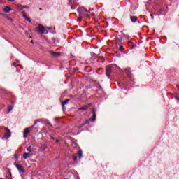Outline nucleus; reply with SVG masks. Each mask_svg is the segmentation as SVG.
<instances>
[{
    "mask_svg": "<svg viewBox=\"0 0 179 179\" xmlns=\"http://www.w3.org/2000/svg\"><path fill=\"white\" fill-rule=\"evenodd\" d=\"M0 129H3L5 131V138L6 139H9V138L12 136V133L10 132V130L8 127H0Z\"/></svg>",
    "mask_w": 179,
    "mask_h": 179,
    "instance_id": "obj_1",
    "label": "nucleus"
},
{
    "mask_svg": "<svg viewBox=\"0 0 179 179\" xmlns=\"http://www.w3.org/2000/svg\"><path fill=\"white\" fill-rule=\"evenodd\" d=\"M113 65L107 66L106 68V75L108 78H110V75L113 72Z\"/></svg>",
    "mask_w": 179,
    "mask_h": 179,
    "instance_id": "obj_2",
    "label": "nucleus"
},
{
    "mask_svg": "<svg viewBox=\"0 0 179 179\" xmlns=\"http://www.w3.org/2000/svg\"><path fill=\"white\" fill-rule=\"evenodd\" d=\"M37 30L38 34H44V33L45 32V28L41 24H39L38 25Z\"/></svg>",
    "mask_w": 179,
    "mask_h": 179,
    "instance_id": "obj_3",
    "label": "nucleus"
},
{
    "mask_svg": "<svg viewBox=\"0 0 179 179\" xmlns=\"http://www.w3.org/2000/svg\"><path fill=\"white\" fill-rule=\"evenodd\" d=\"M14 166L16 167V169H17L19 173H24V171H26L23 165H20L19 164H14Z\"/></svg>",
    "mask_w": 179,
    "mask_h": 179,
    "instance_id": "obj_4",
    "label": "nucleus"
},
{
    "mask_svg": "<svg viewBox=\"0 0 179 179\" xmlns=\"http://www.w3.org/2000/svg\"><path fill=\"white\" fill-rule=\"evenodd\" d=\"M78 12L80 15H87V11L86 8H85L84 7L78 8Z\"/></svg>",
    "mask_w": 179,
    "mask_h": 179,
    "instance_id": "obj_5",
    "label": "nucleus"
},
{
    "mask_svg": "<svg viewBox=\"0 0 179 179\" xmlns=\"http://www.w3.org/2000/svg\"><path fill=\"white\" fill-rule=\"evenodd\" d=\"M92 106V103H89L87 105H85L84 106L79 108L78 111H80V110H83L84 111H87L89 108Z\"/></svg>",
    "mask_w": 179,
    "mask_h": 179,
    "instance_id": "obj_6",
    "label": "nucleus"
},
{
    "mask_svg": "<svg viewBox=\"0 0 179 179\" xmlns=\"http://www.w3.org/2000/svg\"><path fill=\"white\" fill-rule=\"evenodd\" d=\"M29 134H30V130L29 129V128H26L23 132L24 138H27Z\"/></svg>",
    "mask_w": 179,
    "mask_h": 179,
    "instance_id": "obj_7",
    "label": "nucleus"
},
{
    "mask_svg": "<svg viewBox=\"0 0 179 179\" xmlns=\"http://www.w3.org/2000/svg\"><path fill=\"white\" fill-rule=\"evenodd\" d=\"M50 54L52 57L57 58V57H59L61 55V52H55L54 51H50Z\"/></svg>",
    "mask_w": 179,
    "mask_h": 179,
    "instance_id": "obj_8",
    "label": "nucleus"
},
{
    "mask_svg": "<svg viewBox=\"0 0 179 179\" xmlns=\"http://www.w3.org/2000/svg\"><path fill=\"white\" fill-rule=\"evenodd\" d=\"M124 72L128 74L129 78H132V74H131V68H127Z\"/></svg>",
    "mask_w": 179,
    "mask_h": 179,
    "instance_id": "obj_9",
    "label": "nucleus"
},
{
    "mask_svg": "<svg viewBox=\"0 0 179 179\" xmlns=\"http://www.w3.org/2000/svg\"><path fill=\"white\" fill-rule=\"evenodd\" d=\"M130 19L133 23H136V22H138V17L136 16H131Z\"/></svg>",
    "mask_w": 179,
    "mask_h": 179,
    "instance_id": "obj_10",
    "label": "nucleus"
},
{
    "mask_svg": "<svg viewBox=\"0 0 179 179\" xmlns=\"http://www.w3.org/2000/svg\"><path fill=\"white\" fill-rule=\"evenodd\" d=\"M3 10L6 13H9V12H10L12 10V8L9 6H6L4 8H3Z\"/></svg>",
    "mask_w": 179,
    "mask_h": 179,
    "instance_id": "obj_11",
    "label": "nucleus"
},
{
    "mask_svg": "<svg viewBox=\"0 0 179 179\" xmlns=\"http://www.w3.org/2000/svg\"><path fill=\"white\" fill-rule=\"evenodd\" d=\"M69 101H71V99H69L64 100V101H63L62 103V107L64 108V106H66V104H68V103H69Z\"/></svg>",
    "mask_w": 179,
    "mask_h": 179,
    "instance_id": "obj_12",
    "label": "nucleus"
},
{
    "mask_svg": "<svg viewBox=\"0 0 179 179\" xmlns=\"http://www.w3.org/2000/svg\"><path fill=\"white\" fill-rule=\"evenodd\" d=\"M30 156H31V155L30 153H27L24 152L23 155V157L24 159L26 160L27 159H29V157H30Z\"/></svg>",
    "mask_w": 179,
    "mask_h": 179,
    "instance_id": "obj_13",
    "label": "nucleus"
},
{
    "mask_svg": "<svg viewBox=\"0 0 179 179\" xmlns=\"http://www.w3.org/2000/svg\"><path fill=\"white\" fill-rule=\"evenodd\" d=\"M92 113H93V121H96V118L97 117V115H96V110H94V109L92 110Z\"/></svg>",
    "mask_w": 179,
    "mask_h": 179,
    "instance_id": "obj_14",
    "label": "nucleus"
},
{
    "mask_svg": "<svg viewBox=\"0 0 179 179\" xmlns=\"http://www.w3.org/2000/svg\"><path fill=\"white\" fill-rule=\"evenodd\" d=\"M78 155L79 159H82V156H83V152H82V150H79L78 152Z\"/></svg>",
    "mask_w": 179,
    "mask_h": 179,
    "instance_id": "obj_15",
    "label": "nucleus"
},
{
    "mask_svg": "<svg viewBox=\"0 0 179 179\" xmlns=\"http://www.w3.org/2000/svg\"><path fill=\"white\" fill-rule=\"evenodd\" d=\"M22 9H23V6H22L20 4L17 5V10H22Z\"/></svg>",
    "mask_w": 179,
    "mask_h": 179,
    "instance_id": "obj_16",
    "label": "nucleus"
},
{
    "mask_svg": "<svg viewBox=\"0 0 179 179\" xmlns=\"http://www.w3.org/2000/svg\"><path fill=\"white\" fill-rule=\"evenodd\" d=\"M68 1H69L68 5L69 6H71V5H72V3H73V2H75V0H68Z\"/></svg>",
    "mask_w": 179,
    "mask_h": 179,
    "instance_id": "obj_17",
    "label": "nucleus"
},
{
    "mask_svg": "<svg viewBox=\"0 0 179 179\" xmlns=\"http://www.w3.org/2000/svg\"><path fill=\"white\" fill-rule=\"evenodd\" d=\"M22 17H23L24 18L26 19V17H27V15H26V12L22 11Z\"/></svg>",
    "mask_w": 179,
    "mask_h": 179,
    "instance_id": "obj_18",
    "label": "nucleus"
},
{
    "mask_svg": "<svg viewBox=\"0 0 179 179\" xmlns=\"http://www.w3.org/2000/svg\"><path fill=\"white\" fill-rule=\"evenodd\" d=\"M12 110H13V107L9 106V107H8V109L7 113L8 114V113H10V111H12Z\"/></svg>",
    "mask_w": 179,
    "mask_h": 179,
    "instance_id": "obj_19",
    "label": "nucleus"
},
{
    "mask_svg": "<svg viewBox=\"0 0 179 179\" xmlns=\"http://www.w3.org/2000/svg\"><path fill=\"white\" fill-rule=\"evenodd\" d=\"M73 159L76 162V160H78V157L76 155H73Z\"/></svg>",
    "mask_w": 179,
    "mask_h": 179,
    "instance_id": "obj_20",
    "label": "nucleus"
},
{
    "mask_svg": "<svg viewBox=\"0 0 179 179\" xmlns=\"http://www.w3.org/2000/svg\"><path fill=\"white\" fill-rule=\"evenodd\" d=\"M25 20H27V21L29 22V23L31 22V20H30L29 17H27L25 18Z\"/></svg>",
    "mask_w": 179,
    "mask_h": 179,
    "instance_id": "obj_21",
    "label": "nucleus"
},
{
    "mask_svg": "<svg viewBox=\"0 0 179 179\" xmlns=\"http://www.w3.org/2000/svg\"><path fill=\"white\" fill-rule=\"evenodd\" d=\"M124 46L120 45V51H124Z\"/></svg>",
    "mask_w": 179,
    "mask_h": 179,
    "instance_id": "obj_22",
    "label": "nucleus"
},
{
    "mask_svg": "<svg viewBox=\"0 0 179 179\" xmlns=\"http://www.w3.org/2000/svg\"><path fill=\"white\" fill-rule=\"evenodd\" d=\"M90 122V120H85V122L83 124V125H86V124H89Z\"/></svg>",
    "mask_w": 179,
    "mask_h": 179,
    "instance_id": "obj_23",
    "label": "nucleus"
},
{
    "mask_svg": "<svg viewBox=\"0 0 179 179\" xmlns=\"http://www.w3.org/2000/svg\"><path fill=\"white\" fill-rule=\"evenodd\" d=\"M22 9H29V6H22Z\"/></svg>",
    "mask_w": 179,
    "mask_h": 179,
    "instance_id": "obj_24",
    "label": "nucleus"
},
{
    "mask_svg": "<svg viewBox=\"0 0 179 179\" xmlns=\"http://www.w3.org/2000/svg\"><path fill=\"white\" fill-rule=\"evenodd\" d=\"M1 16H4V17H8V16L6 14H3L2 13H1Z\"/></svg>",
    "mask_w": 179,
    "mask_h": 179,
    "instance_id": "obj_25",
    "label": "nucleus"
},
{
    "mask_svg": "<svg viewBox=\"0 0 179 179\" xmlns=\"http://www.w3.org/2000/svg\"><path fill=\"white\" fill-rule=\"evenodd\" d=\"M8 20H10V22H13V19L10 18V17H7Z\"/></svg>",
    "mask_w": 179,
    "mask_h": 179,
    "instance_id": "obj_26",
    "label": "nucleus"
},
{
    "mask_svg": "<svg viewBox=\"0 0 179 179\" xmlns=\"http://www.w3.org/2000/svg\"><path fill=\"white\" fill-rule=\"evenodd\" d=\"M27 152H31V148L30 147H29L27 149Z\"/></svg>",
    "mask_w": 179,
    "mask_h": 179,
    "instance_id": "obj_27",
    "label": "nucleus"
},
{
    "mask_svg": "<svg viewBox=\"0 0 179 179\" xmlns=\"http://www.w3.org/2000/svg\"><path fill=\"white\" fill-rule=\"evenodd\" d=\"M47 149V145H45L44 148L42 150V152H44Z\"/></svg>",
    "mask_w": 179,
    "mask_h": 179,
    "instance_id": "obj_28",
    "label": "nucleus"
},
{
    "mask_svg": "<svg viewBox=\"0 0 179 179\" xmlns=\"http://www.w3.org/2000/svg\"><path fill=\"white\" fill-rule=\"evenodd\" d=\"M40 121H38V120H35V122H34V125H36V124H37V122H39Z\"/></svg>",
    "mask_w": 179,
    "mask_h": 179,
    "instance_id": "obj_29",
    "label": "nucleus"
},
{
    "mask_svg": "<svg viewBox=\"0 0 179 179\" xmlns=\"http://www.w3.org/2000/svg\"><path fill=\"white\" fill-rule=\"evenodd\" d=\"M82 127H85V125H83V124H80V125L79 126V128H82Z\"/></svg>",
    "mask_w": 179,
    "mask_h": 179,
    "instance_id": "obj_30",
    "label": "nucleus"
},
{
    "mask_svg": "<svg viewBox=\"0 0 179 179\" xmlns=\"http://www.w3.org/2000/svg\"><path fill=\"white\" fill-rule=\"evenodd\" d=\"M50 138L52 139V141H54V139H55L54 137H52V136H50Z\"/></svg>",
    "mask_w": 179,
    "mask_h": 179,
    "instance_id": "obj_31",
    "label": "nucleus"
},
{
    "mask_svg": "<svg viewBox=\"0 0 179 179\" xmlns=\"http://www.w3.org/2000/svg\"><path fill=\"white\" fill-rule=\"evenodd\" d=\"M10 2H15V0H8Z\"/></svg>",
    "mask_w": 179,
    "mask_h": 179,
    "instance_id": "obj_32",
    "label": "nucleus"
},
{
    "mask_svg": "<svg viewBox=\"0 0 179 179\" xmlns=\"http://www.w3.org/2000/svg\"><path fill=\"white\" fill-rule=\"evenodd\" d=\"M2 3H3V2L0 0V4L2 5Z\"/></svg>",
    "mask_w": 179,
    "mask_h": 179,
    "instance_id": "obj_33",
    "label": "nucleus"
},
{
    "mask_svg": "<svg viewBox=\"0 0 179 179\" xmlns=\"http://www.w3.org/2000/svg\"><path fill=\"white\" fill-rule=\"evenodd\" d=\"M59 142V140H56V143H58Z\"/></svg>",
    "mask_w": 179,
    "mask_h": 179,
    "instance_id": "obj_34",
    "label": "nucleus"
},
{
    "mask_svg": "<svg viewBox=\"0 0 179 179\" xmlns=\"http://www.w3.org/2000/svg\"><path fill=\"white\" fill-rule=\"evenodd\" d=\"M81 19L78 18V22H80Z\"/></svg>",
    "mask_w": 179,
    "mask_h": 179,
    "instance_id": "obj_35",
    "label": "nucleus"
},
{
    "mask_svg": "<svg viewBox=\"0 0 179 179\" xmlns=\"http://www.w3.org/2000/svg\"><path fill=\"white\" fill-rule=\"evenodd\" d=\"M95 55L94 58H97V55Z\"/></svg>",
    "mask_w": 179,
    "mask_h": 179,
    "instance_id": "obj_36",
    "label": "nucleus"
},
{
    "mask_svg": "<svg viewBox=\"0 0 179 179\" xmlns=\"http://www.w3.org/2000/svg\"><path fill=\"white\" fill-rule=\"evenodd\" d=\"M39 10H43V8H39Z\"/></svg>",
    "mask_w": 179,
    "mask_h": 179,
    "instance_id": "obj_37",
    "label": "nucleus"
},
{
    "mask_svg": "<svg viewBox=\"0 0 179 179\" xmlns=\"http://www.w3.org/2000/svg\"><path fill=\"white\" fill-rule=\"evenodd\" d=\"M71 9H75V8H73V6H71Z\"/></svg>",
    "mask_w": 179,
    "mask_h": 179,
    "instance_id": "obj_38",
    "label": "nucleus"
},
{
    "mask_svg": "<svg viewBox=\"0 0 179 179\" xmlns=\"http://www.w3.org/2000/svg\"><path fill=\"white\" fill-rule=\"evenodd\" d=\"M150 16H151V17H153V15L151 14Z\"/></svg>",
    "mask_w": 179,
    "mask_h": 179,
    "instance_id": "obj_39",
    "label": "nucleus"
},
{
    "mask_svg": "<svg viewBox=\"0 0 179 179\" xmlns=\"http://www.w3.org/2000/svg\"><path fill=\"white\" fill-rule=\"evenodd\" d=\"M31 43L33 44V43H33V41H31Z\"/></svg>",
    "mask_w": 179,
    "mask_h": 179,
    "instance_id": "obj_40",
    "label": "nucleus"
},
{
    "mask_svg": "<svg viewBox=\"0 0 179 179\" xmlns=\"http://www.w3.org/2000/svg\"><path fill=\"white\" fill-rule=\"evenodd\" d=\"M0 15H1V11H0Z\"/></svg>",
    "mask_w": 179,
    "mask_h": 179,
    "instance_id": "obj_41",
    "label": "nucleus"
}]
</instances>
